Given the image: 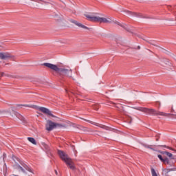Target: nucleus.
<instances>
[{
  "label": "nucleus",
  "instance_id": "cd10ccee",
  "mask_svg": "<svg viewBox=\"0 0 176 176\" xmlns=\"http://www.w3.org/2000/svg\"><path fill=\"white\" fill-rule=\"evenodd\" d=\"M171 112H174V107H173V106L171 107Z\"/></svg>",
  "mask_w": 176,
  "mask_h": 176
},
{
  "label": "nucleus",
  "instance_id": "2f4dec72",
  "mask_svg": "<svg viewBox=\"0 0 176 176\" xmlns=\"http://www.w3.org/2000/svg\"><path fill=\"white\" fill-rule=\"evenodd\" d=\"M55 174L57 175L58 174L57 170H55Z\"/></svg>",
  "mask_w": 176,
  "mask_h": 176
},
{
  "label": "nucleus",
  "instance_id": "9b49d317",
  "mask_svg": "<svg viewBox=\"0 0 176 176\" xmlns=\"http://www.w3.org/2000/svg\"><path fill=\"white\" fill-rule=\"evenodd\" d=\"M16 107H27L28 108H33L34 109H36L38 108V106L34 105V104H16Z\"/></svg>",
  "mask_w": 176,
  "mask_h": 176
},
{
  "label": "nucleus",
  "instance_id": "ddd939ff",
  "mask_svg": "<svg viewBox=\"0 0 176 176\" xmlns=\"http://www.w3.org/2000/svg\"><path fill=\"white\" fill-rule=\"evenodd\" d=\"M28 140L33 144V145H36V141L34 138H28Z\"/></svg>",
  "mask_w": 176,
  "mask_h": 176
},
{
  "label": "nucleus",
  "instance_id": "aec40b11",
  "mask_svg": "<svg viewBox=\"0 0 176 176\" xmlns=\"http://www.w3.org/2000/svg\"><path fill=\"white\" fill-rule=\"evenodd\" d=\"M163 163H164V164H168V163L170 162V161L168 160V158H164L162 161Z\"/></svg>",
  "mask_w": 176,
  "mask_h": 176
},
{
  "label": "nucleus",
  "instance_id": "4468645a",
  "mask_svg": "<svg viewBox=\"0 0 176 176\" xmlns=\"http://www.w3.org/2000/svg\"><path fill=\"white\" fill-rule=\"evenodd\" d=\"M161 153L162 155H166V156H168V157H173V154L170 152H167V151H162L161 152Z\"/></svg>",
  "mask_w": 176,
  "mask_h": 176
},
{
  "label": "nucleus",
  "instance_id": "7ed1b4c3",
  "mask_svg": "<svg viewBox=\"0 0 176 176\" xmlns=\"http://www.w3.org/2000/svg\"><path fill=\"white\" fill-rule=\"evenodd\" d=\"M58 154L61 160L65 162L67 167H69L71 170H75V164L74 163V161H72V159L68 156V154L61 150L58 151Z\"/></svg>",
  "mask_w": 176,
  "mask_h": 176
},
{
  "label": "nucleus",
  "instance_id": "9d476101",
  "mask_svg": "<svg viewBox=\"0 0 176 176\" xmlns=\"http://www.w3.org/2000/svg\"><path fill=\"white\" fill-rule=\"evenodd\" d=\"M89 21H92L93 23H98V16H96L89 14Z\"/></svg>",
  "mask_w": 176,
  "mask_h": 176
},
{
  "label": "nucleus",
  "instance_id": "a878e982",
  "mask_svg": "<svg viewBox=\"0 0 176 176\" xmlns=\"http://www.w3.org/2000/svg\"><path fill=\"white\" fill-rule=\"evenodd\" d=\"M145 147L153 150V148L151 147L150 146H145Z\"/></svg>",
  "mask_w": 176,
  "mask_h": 176
},
{
  "label": "nucleus",
  "instance_id": "f03ea898",
  "mask_svg": "<svg viewBox=\"0 0 176 176\" xmlns=\"http://www.w3.org/2000/svg\"><path fill=\"white\" fill-rule=\"evenodd\" d=\"M134 109L137 111H140L141 112H144L147 115H152L153 116H167L168 115H172L173 116H176V115L171 113H166L162 111H157L153 109H148L145 107H135ZM176 119V117H175Z\"/></svg>",
  "mask_w": 176,
  "mask_h": 176
},
{
  "label": "nucleus",
  "instance_id": "39448f33",
  "mask_svg": "<svg viewBox=\"0 0 176 176\" xmlns=\"http://www.w3.org/2000/svg\"><path fill=\"white\" fill-rule=\"evenodd\" d=\"M0 60H14V56L8 52H0Z\"/></svg>",
  "mask_w": 176,
  "mask_h": 176
},
{
  "label": "nucleus",
  "instance_id": "f3484780",
  "mask_svg": "<svg viewBox=\"0 0 176 176\" xmlns=\"http://www.w3.org/2000/svg\"><path fill=\"white\" fill-rule=\"evenodd\" d=\"M170 171H173V169H163V173H164L165 175H167V173H170Z\"/></svg>",
  "mask_w": 176,
  "mask_h": 176
},
{
  "label": "nucleus",
  "instance_id": "393cba45",
  "mask_svg": "<svg viewBox=\"0 0 176 176\" xmlns=\"http://www.w3.org/2000/svg\"><path fill=\"white\" fill-rule=\"evenodd\" d=\"M1 76H5L6 73L1 72L0 73Z\"/></svg>",
  "mask_w": 176,
  "mask_h": 176
},
{
  "label": "nucleus",
  "instance_id": "f257e3e1",
  "mask_svg": "<svg viewBox=\"0 0 176 176\" xmlns=\"http://www.w3.org/2000/svg\"><path fill=\"white\" fill-rule=\"evenodd\" d=\"M43 65H44V67H47V68L52 69L55 72H57V74H59V75H63V76H71L72 74L71 69L58 68L57 65L52 63H45Z\"/></svg>",
  "mask_w": 176,
  "mask_h": 176
},
{
  "label": "nucleus",
  "instance_id": "1a4fd4ad",
  "mask_svg": "<svg viewBox=\"0 0 176 176\" xmlns=\"http://www.w3.org/2000/svg\"><path fill=\"white\" fill-rule=\"evenodd\" d=\"M112 19L111 18H104L98 16V23H111Z\"/></svg>",
  "mask_w": 176,
  "mask_h": 176
},
{
  "label": "nucleus",
  "instance_id": "473e14b6",
  "mask_svg": "<svg viewBox=\"0 0 176 176\" xmlns=\"http://www.w3.org/2000/svg\"><path fill=\"white\" fill-rule=\"evenodd\" d=\"M89 123H93V122H91V121H89Z\"/></svg>",
  "mask_w": 176,
  "mask_h": 176
},
{
  "label": "nucleus",
  "instance_id": "5701e85b",
  "mask_svg": "<svg viewBox=\"0 0 176 176\" xmlns=\"http://www.w3.org/2000/svg\"><path fill=\"white\" fill-rule=\"evenodd\" d=\"M5 76H8V78H14V76L10 75V74H6H6H5Z\"/></svg>",
  "mask_w": 176,
  "mask_h": 176
},
{
  "label": "nucleus",
  "instance_id": "4be33fe9",
  "mask_svg": "<svg viewBox=\"0 0 176 176\" xmlns=\"http://www.w3.org/2000/svg\"><path fill=\"white\" fill-rule=\"evenodd\" d=\"M157 157L160 159V160H161V162H163V160H164V159H163V157L162 156V155H158Z\"/></svg>",
  "mask_w": 176,
  "mask_h": 176
},
{
  "label": "nucleus",
  "instance_id": "6e6552de",
  "mask_svg": "<svg viewBox=\"0 0 176 176\" xmlns=\"http://www.w3.org/2000/svg\"><path fill=\"white\" fill-rule=\"evenodd\" d=\"M38 109L41 112H43V113H45V115H49V116L54 118V115H53V113H52V111H50V110H49L46 107H39Z\"/></svg>",
  "mask_w": 176,
  "mask_h": 176
},
{
  "label": "nucleus",
  "instance_id": "72a5a7b5",
  "mask_svg": "<svg viewBox=\"0 0 176 176\" xmlns=\"http://www.w3.org/2000/svg\"><path fill=\"white\" fill-rule=\"evenodd\" d=\"M87 19H89V16H87Z\"/></svg>",
  "mask_w": 176,
  "mask_h": 176
},
{
  "label": "nucleus",
  "instance_id": "b1692460",
  "mask_svg": "<svg viewBox=\"0 0 176 176\" xmlns=\"http://www.w3.org/2000/svg\"><path fill=\"white\" fill-rule=\"evenodd\" d=\"M116 24H118V25H120L121 27H123L124 28V25H122V23L116 22Z\"/></svg>",
  "mask_w": 176,
  "mask_h": 176
},
{
  "label": "nucleus",
  "instance_id": "6ab92c4d",
  "mask_svg": "<svg viewBox=\"0 0 176 176\" xmlns=\"http://www.w3.org/2000/svg\"><path fill=\"white\" fill-rule=\"evenodd\" d=\"M151 174L152 176H157V173H156V171L153 168H151Z\"/></svg>",
  "mask_w": 176,
  "mask_h": 176
},
{
  "label": "nucleus",
  "instance_id": "c756f323",
  "mask_svg": "<svg viewBox=\"0 0 176 176\" xmlns=\"http://www.w3.org/2000/svg\"><path fill=\"white\" fill-rule=\"evenodd\" d=\"M138 50H140V49H141V47L140 46H138Z\"/></svg>",
  "mask_w": 176,
  "mask_h": 176
},
{
  "label": "nucleus",
  "instance_id": "bb28decb",
  "mask_svg": "<svg viewBox=\"0 0 176 176\" xmlns=\"http://www.w3.org/2000/svg\"><path fill=\"white\" fill-rule=\"evenodd\" d=\"M12 159H13L14 162H16V157L12 156Z\"/></svg>",
  "mask_w": 176,
  "mask_h": 176
},
{
  "label": "nucleus",
  "instance_id": "0eeeda50",
  "mask_svg": "<svg viewBox=\"0 0 176 176\" xmlns=\"http://www.w3.org/2000/svg\"><path fill=\"white\" fill-rule=\"evenodd\" d=\"M69 21H70V23H72L73 24H75V25H77V27H80V28H82L83 30H89V28H87L85 25L79 23L76 20L69 19Z\"/></svg>",
  "mask_w": 176,
  "mask_h": 176
},
{
  "label": "nucleus",
  "instance_id": "412c9836",
  "mask_svg": "<svg viewBox=\"0 0 176 176\" xmlns=\"http://www.w3.org/2000/svg\"><path fill=\"white\" fill-rule=\"evenodd\" d=\"M164 146V148H167L168 149H170L171 151H174L175 152H176V150H174V149H173V148H170V147H168V146H166V145H164V146Z\"/></svg>",
  "mask_w": 176,
  "mask_h": 176
},
{
  "label": "nucleus",
  "instance_id": "dca6fc26",
  "mask_svg": "<svg viewBox=\"0 0 176 176\" xmlns=\"http://www.w3.org/2000/svg\"><path fill=\"white\" fill-rule=\"evenodd\" d=\"M163 63L164 64H166V65H168V64H170V62H168V60H167V59H164L162 60V63H161V65H164V64H163Z\"/></svg>",
  "mask_w": 176,
  "mask_h": 176
},
{
  "label": "nucleus",
  "instance_id": "20e7f679",
  "mask_svg": "<svg viewBox=\"0 0 176 176\" xmlns=\"http://www.w3.org/2000/svg\"><path fill=\"white\" fill-rule=\"evenodd\" d=\"M57 126H60V124L56 122H53L52 120H47L45 127L47 131H52V130H53L54 129H56Z\"/></svg>",
  "mask_w": 176,
  "mask_h": 176
},
{
  "label": "nucleus",
  "instance_id": "a211bd4d",
  "mask_svg": "<svg viewBox=\"0 0 176 176\" xmlns=\"http://www.w3.org/2000/svg\"><path fill=\"white\" fill-rule=\"evenodd\" d=\"M3 175L4 176H7L8 175V170H7L6 166L3 167Z\"/></svg>",
  "mask_w": 176,
  "mask_h": 176
},
{
  "label": "nucleus",
  "instance_id": "f8f14e48",
  "mask_svg": "<svg viewBox=\"0 0 176 176\" xmlns=\"http://www.w3.org/2000/svg\"><path fill=\"white\" fill-rule=\"evenodd\" d=\"M14 115L20 120H24V117H23V116H21V114L19 113L15 112Z\"/></svg>",
  "mask_w": 176,
  "mask_h": 176
},
{
  "label": "nucleus",
  "instance_id": "7c9ffc66",
  "mask_svg": "<svg viewBox=\"0 0 176 176\" xmlns=\"http://www.w3.org/2000/svg\"><path fill=\"white\" fill-rule=\"evenodd\" d=\"M99 127H102V128H104V126H103V125H100Z\"/></svg>",
  "mask_w": 176,
  "mask_h": 176
},
{
  "label": "nucleus",
  "instance_id": "423d86ee",
  "mask_svg": "<svg viewBox=\"0 0 176 176\" xmlns=\"http://www.w3.org/2000/svg\"><path fill=\"white\" fill-rule=\"evenodd\" d=\"M21 166H18V170H21V171H22V173H25V170H26V171L32 173V170L27 164L23 163V164H21Z\"/></svg>",
  "mask_w": 176,
  "mask_h": 176
},
{
  "label": "nucleus",
  "instance_id": "2eb2a0df",
  "mask_svg": "<svg viewBox=\"0 0 176 176\" xmlns=\"http://www.w3.org/2000/svg\"><path fill=\"white\" fill-rule=\"evenodd\" d=\"M129 13H130L131 14H133V16H135V17H145L142 16V14H137L135 12H129Z\"/></svg>",
  "mask_w": 176,
  "mask_h": 176
},
{
  "label": "nucleus",
  "instance_id": "c85d7f7f",
  "mask_svg": "<svg viewBox=\"0 0 176 176\" xmlns=\"http://www.w3.org/2000/svg\"><path fill=\"white\" fill-rule=\"evenodd\" d=\"M3 159H5L6 157V154H3Z\"/></svg>",
  "mask_w": 176,
  "mask_h": 176
}]
</instances>
